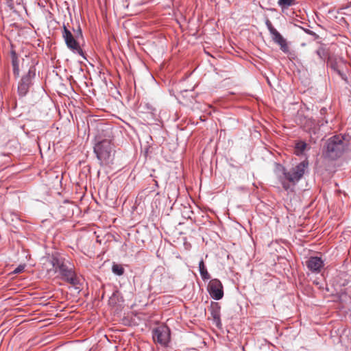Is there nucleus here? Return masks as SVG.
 Here are the masks:
<instances>
[{"label": "nucleus", "instance_id": "nucleus-15", "mask_svg": "<svg viewBox=\"0 0 351 351\" xmlns=\"http://www.w3.org/2000/svg\"><path fill=\"white\" fill-rule=\"evenodd\" d=\"M295 3V0H278V5L282 8L285 9Z\"/></svg>", "mask_w": 351, "mask_h": 351}, {"label": "nucleus", "instance_id": "nucleus-8", "mask_svg": "<svg viewBox=\"0 0 351 351\" xmlns=\"http://www.w3.org/2000/svg\"><path fill=\"white\" fill-rule=\"evenodd\" d=\"M208 291L213 299L221 300L223 296V285L221 281L218 279L211 280L208 285Z\"/></svg>", "mask_w": 351, "mask_h": 351}, {"label": "nucleus", "instance_id": "nucleus-18", "mask_svg": "<svg viewBox=\"0 0 351 351\" xmlns=\"http://www.w3.org/2000/svg\"><path fill=\"white\" fill-rule=\"evenodd\" d=\"M265 25H266L270 34H273L275 31H276V29L272 25L271 22L269 19L266 20Z\"/></svg>", "mask_w": 351, "mask_h": 351}, {"label": "nucleus", "instance_id": "nucleus-17", "mask_svg": "<svg viewBox=\"0 0 351 351\" xmlns=\"http://www.w3.org/2000/svg\"><path fill=\"white\" fill-rule=\"evenodd\" d=\"M315 53L321 60H324L326 58V53L325 49L324 48L319 47L317 50H316Z\"/></svg>", "mask_w": 351, "mask_h": 351}, {"label": "nucleus", "instance_id": "nucleus-24", "mask_svg": "<svg viewBox=\"0 0 351 351\" xmlns=\"http://www.w3.org/2000/svg\"><path fill=\"white\" fill-rule=\"evenodd\" d=\"M331 68L334 70V71H337L339 68V66L337 65V63H331Z\"/></svg>", "mask_w": 351, "mask_h": 351}, {"label": "nucleus", "instance_id": "nucleus-7", "mask_svg": "<svg viewBox=\"0 0 351 351\" xmlns=\"http://www.w3.org/2000/svg\"><path fill=\"white\" fill-rule=\"evenodd\" d=\"M36 69L32 65L26 75H23L18 86V92L21 96H25L32 84V80L35 77Z\"/></svg>", "mask_w": 351, "mask_h": 351}, {"label": "nucleus", "instance_id": "nucleus-23", "mask_svg": "<svg viewBox=\"0 0 351 351\" xmlns=\"http://www.w3.org/2000/svg\"><path fill=\"white\" fill-rule=\"evenodd\" d=\"M336 72L338 73V75L341 77V78L345 81L347 80V76L346 75L342 72L339 69H338Z\"/></svg>", "mask_w": 351, "mask_h": 351}, {"label": "nucleus", "instance_id": "nucleus-6", "mask_svg": "<svg viewBox=\"0 0 351 351\" xmlns=\"http://www.w3.org/2000/svg\"><path fill=\"white\" fill-rule=\"evenodd\" d=\"M153 339L163 346H167L170 341V329L165 325L156 328L152 332Z\"/></svg>", "mask_w": 351, "mask_h": 351}, {"label": "nucleus", "instance_id": "nucleus-21", "mask_svg": "<svg viewBox=\"0 0 351 351\" xmlns=\"http://www.w3.org/2000/svg\"><path fill=\"white\" fill-rule=\"evenodd\" d=\"M25 269V266L24 265H19L18 266L14 271H13V274H19L21 272H22Z\"/></svg>", "mask_w": 351, "mask_h": 351}, {"label": "nucleus", "instance_id": "nucleus-1", "mask_svg": "<svg viewBox=\"0 0 351 351\" xmlns=\"http://www.w3.org/2000/svg\"><path fill=\"white\" fill-rule=\"evenodd\" d=\"M111 141V132L108 130L104 136L98 134L95 137L94 152L101 165H109L113 160V146Z\"/></svg>", "mask_w": 351, "mask_h": 351}, {"label": "nucleus", "instance_id": "nucleus-2", "mask_svg": "<svg viewBox=\"0 0 351 351\" xmlns=\"http://www.w3.org/2000/svg\"><path fill=\"white\" fill-rule=\"evenodd\" d=\"M349 141L343 135H335L328 138L323 149V156L330 160L340 158L348 149Z\"/></svg>", "mask_w": 351, "mask_h": 351}, {"label": "nucleus", "instance_id": "nucleus-10", "mask_svg": "<svg viewBox=\"0 0 351 351\" xmlns=\"http://www.w3.org/2000/svg\"><path fill=\"white\" fill-rule=\"evenodd\" d=\"M298 123L306 131H311L316 127V123L314 119L306 116H304L302 114H299L298 117Z\"/></svg>", "mask_w": 351, "mask_h": 351}, {"label": "nucleus", "instance_id": "nucleus-13", "mask_svg": "<svg viewBox=\"0 0 351 351\" xmlns=\"http://www.w3.org/2000/svg\"><path fill=\"white\" fill-rule=\"evenodd\" d=\"M199 270L201 275L202 278L204 280H207L210 279V276L208 274L207 269L205 266L204 260L202 258L199 263Z\"/></svg>", "mask_w": 351, "mask_h": 351}, {"label": "nucleus", "instance_id": "nucleus-4", "mask_svg": "<svg viewBox=\"0 0 351 351\" xmlns=\"http://www.w3.org/2000/svg\"><path fill=\"white\" fill-rule=\"evenodd\" d=\"M308 167V162L306 160L300 162L298 165L293 167L290 171H287L283 168V177H280L279 180L285 191H289L291 188L290 184L286 181L290 182H298L304 176Z\"/></svg>", "mask_w": 351, "mask_h": 351}, {"label": "nucleus", "instance_id": "nucleus-19", "mask_svg": "<svg viewBox=\"0 0 351 351\" xmlns=\"http://www.w3.org/2000/svg\"><path fill=\"white\" fill-rule=\"evenodd\" d=\"M165 273V269L162 267H158L156 268V269L154 271V276H158V275H163Z\"/></svg>", "mask_w": 351, "mask_h": 351}, {"label": "nucleus", "instance_id": "nucleus-22", "mask_svg": "<svg viewBox=\"0 0 351 351\" xmlns=\"http://www.w3.org/2000/svg\"><path fill=\"white\" fill-rule=\"evenodd\" d=\"M212 315L215 321H219V313L217 310L213 311Z\"/></svg>", "mask_w": 351, "mask_h": 351}, {"label": "nucleus", "instance_id": "nucleus-11", "mask_svg": "<svg viewBox=\"0 0 351 351\" xmlns=\"http://www.w3.org/2000/svg\"><path fill=\"white\" fill-rule=\"evenodd\" d=\"M274 43L280 46V49L287 54L290 53L289 48L288 47L287 40L283 36L276 30L271 34Z\"/></svg>", "mask_w": 351, "mask_h": 351}, {"label": "nucleus", "instance_id": "nucleus-3", "mask_svg": "<svg viewBox=\"0 0 351 351\" xmlns=\"http://www.w3.org/2000/svg\"><path fill=\"white\" fill-rule=\"evenodd\" d=\"M51 264L53 268L54 272H59L62 278L73 285H77L80 283V280L73 270V266L69 261L58 256H53L51 260Z\"/></svg>", "mask_w": 351, "mask_h": 351}, {"label": "nucleus", "instance_id": "nucleus-14", "mask_svg": "<svg viewBox=\"0 0 351 351\" xmlns=\"http://www.w3.org/2000/svg\"><path fill=\"white\" fill-rule=\"evenodd\" d=\"M307 145L305 142L300 141L295 144V154L296 155H300L305 150Z\"/></svg>", "mask_w": 351, "mask_h": 351}, {"label": "nucleus", "instance_id": "nucleus-20", "mask_svg": "<svg viewBox=\"0 0 351 351\" xmlns=\"http://www.w3.org/2000/svg\"><path fill=\"white\" fill-rule=\"evenodd\" d=\"M73 32L75 33V37L78 38L79 37H82V32L80 25H78L76 29H73Z\"/></svg>", "mask_w": 351, "mask_h": 351}, {"label": "nucleus", "instance_id": "nucleus-16", "mask_svg": "<svg viewBox=\"0 0 351 351\" xmlns=\"http://www.w3.org/2000/svg\"><path fill=\"white\" fill-rule=\"evenodd\" d=\"M112 272L117 275L121 276L124 273V269L121 265L114 264L112 267Z\"/></svg>", "mask_w": 351, "mask_h": 351}, {"label": "nucleus", "instance_id": "nucleus-9", "mask_svg": "<svg viewBox=\"0 0 351 351\" xmlns=\"http://www.w3.org/2000/svg\"><path fill=\"white\" fill-rule=\"evenodd\" d=\"M306 265L312 272L319 273L324 267V261L319 257L312 256L306 261Z\"/></svg>", "mask_w": 351, "mask_h": 351}, {"label": "nucleus", "instance_id": "nucleus-5", "mask_svg": "<svg viewBox=\"0 0 351 351\" xmlns=\"http://www.w3.org/2000/svg\"><path fill=\"white\" fill-rule=\"evenodd\" d=\"M62 38L64 40L66 47L73 52L84 57V52L81 49L79 43L77 41V38L71 33L65 25H63L62 32Z\"/></svg>", "mask_w": 351, "mask_h": 351}, {"label": "nucleus", "instance_id": "nucleus-12", "mask_svg": "<svg viewBox=\"0 0 351 351\" xmlns=\"http://www.w3.org/2000/svg\"><path fill=\"white\" fill-rule=\"evenodd\" d=\"M11 58H12V65L13 67V73L16 77H19L20 74L19 69V61L17 57V55L14 51H11Z\"/></svg>", "mask_w": 351, "mask_h": 351}]
</instances>
